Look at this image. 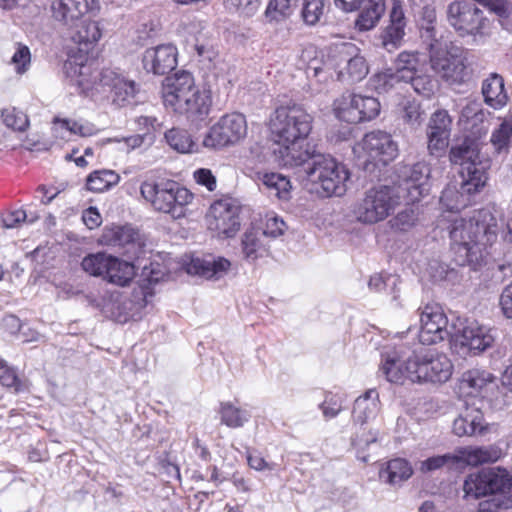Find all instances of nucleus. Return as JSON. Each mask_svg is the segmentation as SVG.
<instances>
[{
    "mask_svg": "<svg viewBox=\"0 0 512 512\" xmlns=\"http://www.w3.org/2000/svg\"><path fill=\"white\" fill-rule=\"evenodd\" d=\"M283 166L298 169L299 174L315 187L322 197L342 196L347 189L350 174L346 167L333 157L310 152H291L288 148L280 151Z\"/></svg>",
    "mask_w": 512,
    "mask_h": 512,
    "instance_id": "obj_1",
    "label": "nucleus"
},
{
    "mask_svg": "<svg viewBox=\"0 0 512 512\" xmlns=\"http://www.w3.org/2000/svg\"><path fill=\"white\" fill-rule=\"evenodd\" d=\"M162 97L166 107L186 115L192 122L205 120L210 112V91L199 90L192 74L187 71H179L165 78Z\"/></svg>",
    "mask_w": 512,
    "mask_h": 512,
    "instance_id": "obj_2",
    "label": "nucleus"
},
{
    "mask_svg": "<svg viewBox=\"0 0 512 512\" xmlns=\"http://www.w3.org/2000/svg\"><path fill=\"white\" fill-rule=\"evenodd\" d=\"M313 117L302 105L293 104L281 106L274 112L271 118L270 129L277 148L273 149L275 159L283 166L280 151L288 148L289 151L308 152L297 147L299 140L305 139L312 129Z\"/></svg>",
    "mask_w": 512,
    "mask_h": 512,
    "instance_id": "obj_3",
    "label": "nucleus"
},
{
    "mask_svg": "<svg viewBox=\"0 0 512 512\" xmlns=\"http://www.w3.org/2000/svg\"><path fill=\"white\" fill-rule=\"evenodd\" d=\"M482 143L473 137L463 136L450 148V161L461 166L464 191L481 190L488 179L490 160L480 153Z\"/></svg>",
    "mask_w": 512,
    "mask_h": 512,
    "instance_id": "obj_4",
    "label": "nucleus"
},
{
    "mask_svg": "<svg viewBox=\"0 0 512 512\" xmlns=\"http://www.w3.org/2000/svg\"><path fill=\"white\" fill-rule=\"evenodd\" d=\"M140 192L155 210L170 214L173 219L184 217L185 206L193 200V194L188 189L171 180L143 182Z\"/></svg>",
    "mask_w": 512,
    "mask_h": 512,
    "instance_id": "obj_5",
    "label": "nucleus"
},
{
    "mask_svg": "<svg viewBox=\"0 0 512 512\" xmlns=\"http://www.w3.org/2000/svg\"><path fill=\"white\" fill-rule=\"evenodd\" d=\"M380 410V402L376 390H368L364 395L359 396L353 406L352 417L355 424H359V429L352 438V445L356 449L357 458L362 462L369 461V455L365 451L373 444L377 443L378 431L370 429L366 431L363 425L376 418Z\"/></svg>",
    "mask_w": 512,
    "mask_h": 512,
    "instance_id": "obj_6",
    "label": "nucleus"
},
{
    "mask_svg": "<svg viewBox=\"0 0 512 512\" xmlns=\"http://www.w3.org/2000/svg\"><path fill=\"white\" fill-rule=\"evenodd\" d=\"M400 195L389 185L368 189L354 209L356 219L364 224H375L386 219L400 204Z\"/></svg>",
    "mask_w": 512,
    "mask_h": 512,
    "instance_id": "obj_7",
    "label": "nucleus"
},
{
    "mask_svg": "<svg viewBox=\"0 0 512 512\" xmlns=\"http://www.w3.org/2000/svg\"><path fill=\"white\" fill-rule=\"evenodd\" d=\"M432 70L449 85H462L472 76L468 58L463 52L456 53L441 48V44L428 47Z\"/></svg>",
    "mask_w": 512,
    "mask_h": 512,
    "instance_id": "obj_8",
    "label": "nucleus"
},
{
    "mask_svg": "<svg viewBox=\"0 0 512 512\" xmlns=\"http://www.w3.org/2000/svg\"><path fill=\"white\" fill-rule=\"evenodd\" d=\"M471 216L466 218H455L450 226V239L452 249L455 253V262L459 266H471L473 270L481 265L483 251L476 248L475 234Z\"/></svg>",
    "mask_w": 512,
    "mask_h": 512,
    "instance_id": "obj_9",
    "label": "nucleus"
},
{
    "mask_svg": "<svg viewBox=\"0 0 512 512\" xmlns=\"http://www.w3.org/2000/svg\"><path fill=\"white\" fill-rule=\"evenodd\" d=\"M416 374L415 382L445 383L453 372V364L444 353L414 344Z\"/></svg>",
    "mask_w": 512,
    "mask_h": 512,
    "instance_id": "obj_10",
    "label": "nucleus"
},
{
    "mask_svg": "<svg viewBox=\"0 0 512 512\" xmlns=\"http://www.w3.org/2000/svg\"><path fill=\"white\" fill-rule=\"evenodd\" d=\"M511 486L512 477L509 472L501 467H493L469 474L464 481L463 491L465 496L478 499L505 493Z\"/></svg>",
    "mask_w": 512,
    "mask_h": 512,
    "instance_id": "obj_11",
    "label": "nucleus"
},
{
    "mask_svg": "<svg viewBox=\"0 0 512 512\" xmlns=\"http://www.w3.org/2000/svg\"><path fill=\"white\" fill-rule=\"evenodd\" d=\"M430 172V167L425 162L400 165L396 170L397 180L391 187L395 188L401 200L407 204L415 203L428 193Z\"/></svg>",
    "mask_w": 512,
    "mask_h": 512,
    "instance_id": "obj_12",
    "label": "nucleus"
},
{
    "mask_svg": "<svg viewBox=\"0 0 512 512\" xmlns=\"http://www.w3.org/2000/svg\"><path fill=\"white\" fill-rule=\"evenodd\" d=\"M360 146L366 159L363 162V170L373 174L375 170L388 165L398 156V144L392 136L384 131H371L363 137Z\"/></svg>",
    "mask_w": 512,
    "mask_h": 512,
    "instance_id": "obj_13",
    "label": "nucleus"
},
{
    "mask_svg": "<svg viewBox=\"0 0 512 512\" xmlns=\"http://www.w3.org/2000/svg\"><path fill=\"white\" fill-rule=\"evenodd\" d=\"M414 357V345L399 344L382 355L379 373L391 383L403 384L406 379L415 382L416 363Z\"/></svg>",
    "mask_w": 512,
    "mask_h": 512,
    "instance_id": "obj_14",
    "label": "nucleus"
},
{
    "mask_svg": "<svg viewBox=\"0 0 512 512\" xmlns=\"http://www.w3.org/2000/svg\"><path fill=\"white\" fill-rule=\"evenodd\" d=\"M247 134V123L240 113L226 114L213 125L203 139V146L209 149H221L235 145Z\"/></svg>",
    "mask_w": 512,
    "mask_h": 512,
    "instance_id": "obj_15",
    "label": "nucleus"
},
{
    "mask_svg": "<svg viewBox=\"0 0 512 512\" xmlns=\"http://www.w3.org/2000/svg\"><path fill=\"white\" fill-rule=\"evenodd\" d=\"M336 116L347 123L357 124L370 121L380 113V102L372 96L344 94L335 102Z\"/></svg>",
    "mask_w": 512,
    "mask_h": 512,
    "instance_id": "obj_16",
    "label": "nucleus"
},
{
    "mask_svg": "<svg viewBox=\"0 0 512 512\" xmlns=\"http://www.w3.org/2000/svg\"><path fill=\"white\" fill-rule=\"evenodd\" d=\"M240 207L231 198L215 201L206 216L208 228L227 238L240 229Z\"/></svg>",
    "mask_w": 512,
    "mask_h": 512,
    "instance_id": "obj_17",
    "label": "nucleus"
},
{
    "mask_svg": "<svg viewBox=\"0 0 512 512\" xmlns=\"http://www.w3.org/2000/svg\"><path fill=\"white\" fill-rule=\"evenodd\" d=\"M447 21L460 35H474L483 26V11L466 0H455L447 6Z\"/></svg>",
    "mask_w": 512,
    "mask_h": 512,
    "instance_id": "obj_18",
    "label": "nucleus"
},
{
    "mask_svg": "<svg viewBox=\"0 0 512 512\" xmlns=\"http://www.w3.org/2000/svg\"><path fill=\"white\" fill-rule=\"evenodd\" d=\"M148 300L144 289H134L131 294H114L106 304V312L118 323L138 320L147 306Z\"/></svg>",
    "mask_w": 512,
    "mask_h": 512,
    "instance_id": "obj_19",
    "label": "nucleus"
},
{
    "mask_svg": "<svg viewBox=\"0 0 512 512\" xmlns=\"http://www.w3.org/2000/svg\"><path fill=\"white\" fill-rule=\"evenodd\" d=\"M338 79L341 81L359 82L369 72L366 59L357 53L353 43H343L335 49Z\"/></svg>",
    "mask_w": 512,
    "mask_h": 512,
    "instance_id": "obj_20",
    "label": "nucleus"
},
{
    "mask_svg": "<svg viewBox=\"0 0 512 512\" xmlns=\"http://www.w3.org/2000/svg\"><path fill=\"white\" fill-rule=\"evenodd\" d=\"M493 337L482 326L470 323L456 334L451 342L452 349L461 357L477 355L491 346Z\"/></svg>",
    "mask_w": 512,
    "mask_h": 512,
    "instance_id": "obj_21",
    "label": "nucleus"
},
{
    "mask_svg": "<svg viewBox=\"0 0 512 512\" xmlns=\"http://www.w3.org/2000/svg\"><path fill=\"white\" fill-rule=\"evenodd\" d=\"M420 322L419 342L417 343L419 345L425 347L433 345L449 336L447 317L438 306H425L421 313Z\"/></svg>",
    "mask_w": 512,
    "mask_h": 512,
    "instance_id": "obj_22",
    "label": "nucleus"
},
{
    "mask_svg": "<svg viewBox=\"0 0 512 512\" xmlns=\"http://www.w3.org/2000/svg\"><path fill=\"white\" fill-rule=\"evenodd\" d=\"M53 18L66 26L74 27L87 13L99 10L97 0H57L51 5Z\"/></svg>",
    "mask_w": 512,
    "mask_h": 512,
    "instance_id": "obj_23",
    "label": "nucleus"
},
{
    "mask_svg": "<svg viewBox=\"0 0 512 512\" xmlns=\"http://www.w3.org/2000/svg\"><path fill=\"white\" fill-rule=\"evenodd\" d=\"M100 242L122 250V254L129 257L136 255L141 245L139 231L130 225L105 227Z\"/></svg>",
    "mask_w": 512,
    "mask_h": 512,
    "instance_id": "obj_24",
    "label": "nucleus"
},
{
    "mask_svg": "<svg viewBox=\"0 0 512 512\" xmlns=\"http://www.w3.org/2000/svg\"><path fill=\"white\" fill-rule=\"evenodd\" d=\"M489 113L484 111L481 104L476 101L468 102L461 110L458 124L463 130L464 137H473L482 142L486 136L489 124Z\"/></svg>",
    "mask_w": 512,
    "mask_h": 512,
    "instance_id": "obj_25",
    "label": "nucleus"
},
{
    "mask_svg": "<svg viewBox=\"0 0 512 512\" xmlns=\"http://www.w3.org/2000/svg\"><path fill=\"white\" fill-rule=\"evenodd\" d=\"M143 67L155 75H165L177 65V49L171 44L148 48L143 54Z\"/></svg>",
    "mask_w": 512,
    "mask_h": 512,
    "instance_id": "obj_26",
    "label": "nucleus"
},
{
    "mask_svg": "<svg viewBox=\"0 0 512 512\" xmlns=\"http://www.w3.org/2000/svg\"><path fill=\"white\" fill-rule=\"evenodd\" d=\"M406 17L399 2H395L389 13L388 24L382 29L379 39L381 46L392 52L402 46L405 36Z\"/></svg>",
    "mask_w": 512,
    "mask_h": 512,
    "instance_id": "obj_27",
    "label": "nucleus"
},
{
    "mask_svg": "<svg viewBox=\"0 0 512 512\" xmlns=\"http://www.w3.org/2000/svg\"><path fill=\"white\" fill-rule=\"evenodd\" d=\"M475 234L476 248L481 251L497 241L499 226L497 218L490 209L483 208L471 215Z\"/></svg>",
    "mask_w": 512,
    "mask_h": 512,
    "instance_id": "obj_28",
    "label": "nucleus"
},
{
    "mask_svg": "<svg viewBox=\"0 0 512 512\" xmlns=\"http://www.w3.org/2000/svg\"><path fill=\"white\" fill-rule=\"evenodd\" d=\"M453 433L459 437L483 435L487 430L481 407L466 403L464 409L453 421Z\"/></svg>",
    "mask_w": 512,
    "mask_h": 512,
    "instance_id": "obj_29",
    "label": "nucleus"
},
{
    "mask_svg": "<svg viewBox=\"0 0 512 512\" xmlns=\"http://www.w3.org/2000/svg\"><path fill=\"white\" fill-rule=\"evenodd\" d=\"M100 82L108 86L112 93V101L118 106H124L131 102L136 95V84L132 80L112 71L105 70L101 73Z\"/></svg>",
    "mask_w": 512,
    "mask_h": 512,
    "instance_id": "obj_30",
    "label": "nucleus"
},
{
    "mask_svg": "<svg viewBox=\"0 0 512 512\" xmlns=\"http://www.w3.org/2000/svg\"><path fill=\"white\" fill-rule=\"evenodd\" d=\"M496 377L481 368L469 369L459 379V391L468 396H479L487 392L490 385L495 384Z\"/></svg>",
    "mask_w": 512,
    "mask_h": 512,
    "instance_id": "obj_31",
    "label": "nucleus"
},
{
    "mask_svg": "<svg viewBox=\"0 0 512 512\" xmlns=\"http://www.w3.org/2000/svg\"><path fill=\"white\" fill-rule=\"evenodd\" d=\"M457 466H478L493 463L502 457V450L495 446L462 447L455 450Z\"/></svg>",
    "mask_w": 512,
    "mask_h": 512,
    "instance_id": "obj_32",
    "label": "nucleus"
},
{
    "mask_svg": "<svg viewBox=\"0 0 512 512\" xmlns=\"http://www.w3.org/2000/svg\"><path fill=\"white\" fill-rule=\"evenodd\" d=\"M231 263L224 257H196L188 265V272L207 279H219L230 269Z\"/></svg>",
    "mask_w": 512,
    "mask_h": 512,
    "instance_id": "obj_33",
    "label": "nucleus"
},
{
    "mask_svg": "<svg viewBox=\"0 0 512 512\" xmlns=\"http://www.w3.org/2000/svg\"><path fill=\"white\" fill-rule=\"evenodd\" d=\"M68 29L71 40L79 46L80 52L88 53L90 47L101 37L99 24L91 20L81 19L74 27Z\"/></svg>",
    "mask_w": 512,
    "mask_h": 512,
    "instance_id": "obj_34",
    "label": "nucleus"
},
{
    "mask_svg": "<svg viewBox=\"0 0 512 512\" xmlns=\"http://www.w3.org/2000/svg\"><path fill=\"white\" fill-rule=\"evenodd\" d=\"M482 95L484 102L494 109L505 106L508 96L504 89L503 77L497 73H491L482 82Z\"/></svg>",
    "mask_w": 512,
    "mask_h": 512,
    "instance_id": "obj_35",
    "label": "nucleus"
},
{
    "mask_svg": "<svg viewBox=\"0 0 512 512\" xmlns=\"http://www.w3.org/2000/svg\"><path fill=\"white\" fill-rule=\"evenodd\" d=\"M356 20L360 31H368L376 26L385 11V0H364Z\"/></svg>",
    "mask_w": 512,
    "mask_h": 512,
    "instance_id": "obj_36",
    "label": "nucleus"
},
{
    "mask_svg": "<svg viewBox=\"0 0 512 512\" xmlns=\"http://www.w3.org/2000/svg\"><path fill=\"white\" fill-rule=\"evenodd\" d=\"M263 233L260 229L247 230L242 238V253L245 259L249 261H255L256 259L263 257L268 250L267 243L265 241Z\"/></svg>",
    "mask_w": 512,
    "mask_h": 512,
    "instance_id": "obj_37",
    "label": "nucleus"
},
{
    "mask_svg": "<svg viewBox=\"0 0 512 512\" xmlns=\"http://www.w3.org/2000/svg\"><path fill=\"white\" fill-rule=\"evenodd\" d=\"M135 276V267L131 262L120 260L111 256V263L107 267L105 279L115 285L127 286Z\"/></svg>",
    "mask_w": 512,
    "mask_h": 512,
    "instance_id": "obj_38",
    "label": "nucleus"
},
{
    "mask_svg": "<svg viewBox=\"0 0 512 512\" xmlns=\"http://www.w3.org/2000/svg\"><path fill=\"white\" fill-rule=\"evenodd\" d=\"M479 191L480 190L464 191L462 181L460 189H457L456 186H447L441 193L440 203L448 211L458 212L465 208L470 202V197Z\"/></svg>",
    "mask_w": 512,
    "mask_h": 512,
    "instance_id": "obj_39",
    "label": "nucleus"
},
{
    "mask_svg": "<svg viewBox=\"0 0 512 512\" xmlns=\"http://www.w3.org/2000/svg\"><path fill=\"white\" fill-rule=\"evenodd\" d=\"M412 473V468L406 460L396 458L388 461L385 467L380 469L379 477L385 483L396 485L409 479Z\"/></svg>",
    "mask_w": 512,
    "mask_h": 512,
    "instance_id": "obj_40",
    "label": "nucleus"
},
{
    "mask_svg": "<svg viewBox=\"0 0 512 512\" xmlns=\"http://www.w3.org/2000/svg\"><path fill=\"white\" fill-rule=\"evenodd\" d=\"M257 179L279 199L287 200L290 197L291 183L286 176L275 172H258Z\"/></svg>",
    "mask_w": 512,
    "mask_h": 512,
    "instance_id": "obj_41",
    "label": "nucleus"
},
{
    "mask_svg": "<svg viewBox=\"0 0 512 512\" xmlns=\"http://www.w3.org/2000/svg\"><path fill=\"white\" fill-rule=\"evenodd\" d=\"M219 414L221 423L230 428L243 427L251 417L247 410L241 409L231 402H222L220 404Z\"/></svg>",
    "mask_w": 512,
    "mask_h": 512,
    "instance_id": "obj_42",
    "label": "nucleus"
},
{
    "mask_svg": "<svg viewBox=\"0 0 512 512\" xmlns=\"http://www.w3.org/2000/svg\"><path fill=\"white\" fill-rule=\"evenodd\" d=\"M512 138V114L504 117L503 121L491 135L490 142L498 154L507 153Z\"/></svg>",
    "mask_w": 512,
    "mask_h": 512,
    "instance_id": "obj_43",
    "label": "nucleus"
},
{
    "mask_svg": "<svg viewBox=\"0 0 512 512\" xmlns=\"http://www.w3.org/2000/svg\"><path fill=\"white\" fill-rule=\"evenodd\" d=\"M436 22V10L434 7L427 5L424 6L421 12V38L426 43L427 48L437 45L439 42L437 38L434 23Z\"/></svg>",
    "mask_w": 512,
    "mask_h": 512,
    "instance_id": "obj_44",
    "label": "nucleus"
},
{
    "mask_svg": "<svg viewBox=\"0 0 512 512\" xmlns=\"http://www.w3.org/2000/svg\"><path fill=\"white\" fill-rule=\"evenodd\" d=\"M119 180V175L112 170L95 171L88 176L86 186L89 191L103 192L116 185Z\"/></svg>",
    "mask_w": 512,
    "mask_h": 512,
    "instance_id": "obj_45",
    "label": "nucleus"
},
{
    "mask_svg": "<svg viewBox=\"0 0 512 512\" xmlns=\"http://www.w3.org/2000/svg\"><path fill=\"white\" fill-rule=\"evenodd\" d=\"M110 263L111 255L99 252L85 256L81 262V267L89 275L105 279L107 267Z\"/></svg>",
    "mask_w": 512,
    "mask_h": 512,
    "instance_id": "obj_46",
    "label": "nucleus"
},
{
    "mask_svg": "<svg viewBox=\"0 0 512 512\" xmlns=\"http://www.w3.org/2000/svg\"><path fill=\"white\" fill-rule=\"evenodd\" d=\"M403 82L410 83L414 91L425 98H430L438 89L436 79L427 74H418L417 71L415 74L405 76Z\"/></svg>",
    "mask_w": 512,
    "mask_h": 512,
    "instance_id": "obj_47",
    "label": "nucleus"
},
{
    "mask_svg": "<svg viewBox=\"0 0 512 512\" xmlns=\"http://www.w3.org/2000/svg\"><path fill=\"white\" fill-rule=\"evenodd\" d=\"M300 0H269L265 15L270 20L283 21L290 17Z\"/></svg>",
    "mask_w": 512,
    "mask_h": 512,
    "instance_id": "obj_48",
    "label": "nucleus"
},
{
    "mask_svg": "<svg viewBox=\"0 0 512 512\" xmlns=\"http://www.w3.org/2000/svg\"><path fill=\"white\" fill-rule=\"evenodd\" d=\"M167 144L180 153L194 152L195 143L191 139L190 134L180 128H172L165 133Z\"/></svg>",
    "mask_w": 512,
    "mask_h": 512,
    "instance_id": "obj_49",
    "label": "nucleus"
},
{
    "mask_svg": "<svg viewBox=\"0 0 512 512\" xmlns=\"http://www.w3.org/2000/svg\"><path fill=\"white\" fill-rule=\"evenodd\" d=\"M1 117L7 128L17 132L26 131L30 124L28 116L15 107L3 108L1 110Z\"/></svg>",
    "mask_w": 512,
    "mask_h": 512,
    "instance_id": "obj_50",
    "label": "nucleus"
},
{
    "mask_svg": "<svg viewBox=\"0 0 512 512\" xmlns=\"http://www.w3.org/2000/svg\"><path fill=\"white\" fill-rule=\"evenodd\" d=\"M403 72L395 73L391 69L379 72L370 79V85L378 93H385L392 89L395 84L403 81Z\"/></svg>",
    "mask_w": 512,
    "mask_h": 512,
    "instance_id": "obj_51",
    "label": "nucleus"
},
{
    "mask_svg": "<svg viewBox=\"0 0 512 512\" xmlns=\"http://www.w3.org/2000/svg\"><path fill=\"white\" fill-rule=\"evenodd\" d=\"M329 0H303L301 17L305 24H317L324 14L326 5Z\"/></svg>",
    "mask_w": 512,
    "mask_h": 512,
    "instance_id": "obj_52",
    "label": "nucleus"
},
{
    "mask_svg": "<svg viewBox=\"0 0 512 512\" xmlns=\"http://www.w3.org/2000/svg\"><path fill=\"white\" fill-rule=\"evenodd\" d=\"M443 467H447L448 469L458 468L455 451L453 453L429 457L420 463V471L423 473L433 472Z\"/></svg>",
    "mask_w": 512,
    "mask_h": 512,
    "instance_id": "obj_53",
    "label": "nucleus"
},
{
    "mask_svg": "<svg viewBox=\"0 0 512 512\" xmlns=\"http://www.w3.org/2000/svg\"><path fill=\"white\" fill-rule=\"evenodd\" d=\"M452 119L444 109L435 111L429 120L427 133L450 136Z\"/></svg>",
    "mask_w": 512,
    "mask_h": 512,
    "instance_id": "obj_54",
    "label": "nucleus"
},
{
    "mask_svg": "<svg viewBox=\"0 0 512 512\" xmlns=\"http://www.w3.org/2000/svg\"><path fill=\"white\" fill-rule=\"evenodd\" d=\"M424 112L421 105L416 100H407L403 103L401 117L403 121L411 127H416L424 120Z\"/></svg>",
    "mask_w": 512,
    "mask_h": 512,
    "instance_id": "obj_55",
    "label": "nucleus"
},
{
    "mask_svg": "<svg viewBox=\"0 0 512 512\" xmlns=\"http://www.w3.org/2000/svg\"><path fill=\"white\" fill-rule=\"evenodd\" d=\"M417 214L413 208H405L400 211L389 223L392 229L397 231H407L416 222Z\"/></svg>",
    "mask_w": 512,
    "mask_h": 512,
    "instance_id": "obj_56",
    "label": "nucleus"
},
{
    "mask_svg": "<svg viewBox=\"0 0 512 512\" xmlns=\"http://www.w3.org/2000/svg\"><path fill=\"white\" fill-rule=\"evenodd\" d=\"M11 63L15 66L18 74H24L30 67L31 53L26 45L17 43V48L12 56Z\"/></svg>",
    "mask_w": 512,
    "mask_h": 512,
    "instance_id": "obj_57",
    "label": "nucleus"
},
{
    "mask_svg": "<svg viewBox=\"0 0 512 512\" xmlns=\"http://www.w3.org/2000/svg\"><path fill=\"white\" fill-rule=\"evenodd\" d=\"M226 7L234 9L239 14L245 17L253 16L259 9L260 0H226Z\"/></svg>",
    "mask_w": 512,
    "mask_h": 512,
    "instance_id": "obj_58",
    "label": "nucleus"
},
{
    "mask_svg": "<svg viewBox=\"0 0 512 512\" xmlns=\"http://www.w3.org/2000/svg\"><path fill=\"white\" fill-rule=\"evenodd\" d=\"M418 64V57L415 53L402 52L398 55L396 61L395 73L403 72V76H410L415 74Z\"/></svg>",
    "mask_w": 512,
    "mask_h": 512,
    "instance_id": "obj_59",
    "label": "nucleus"
},
{
    "mask_svg": "<svg viewBox=\"0 0 512 512\" xmlns=\"http://www.w3.org/2000/svg\"><path fill=\"white\" fill-rule=\"evenodd\" d=\"M286 229L285 222L277 216H267L265 227L261 230L263 236L277 238L283 235Z\"/></svg>",
    "mask_w": 512,
    "mask_h": 512,
    "instance_id": "obj_60",
    "label": "nucleus"
},
{
    "mask_svg": "<svg viewBox=\"0 0 512 512\" xmlns=\"http://www.w3.org/2000/svg\"><path fill=\"white\" fill-rule=\"evenodd\" d=\"M323 415L326 419L335 418L342 410L340 400L333 395L327 396L325 400L319 405Z\"/></svg>",
    "mask_w": 512,
    "mask_h": 512,
    "instance_id": "obj_61",
    "label": "nucleus"
},
{
    "mask_svg": "<svg viewBox=\"0 0 512 512\" xmlns=\"http://www.w3.org/2000/svg\"><path fill=\"white\" fill-rule=\"evenodd\" d=\"M194 179L197 184L205 186L208 191L212 192L217 187V180L210 169L199 168L194 172Z\"/></svg>",
    "mask_w": 512,
    "mask_h": 512,
    "instance_id": "obj_62",
    "label": "nucleus"
},
{
    "mask_svg": "<svg viewBox=\"0 0 512 512\" xmlns=\"http://www.w3.org/2000/svg\"><path fill=\"white\" fill-rule=\"evenodd\" d=\"M483 5L503 19L509 18L512 10L508 0H485Z\"/></svg>",
    "mask_w": 512,
    "mask_h": 512,
    "instance_id": "obj_63",
    "label": "nucleus"
},
{
    "mask_svg": "<svg viewBox=\"0 0 512 512\" xmlns=\"http://www.w3.org/2000/svg\"><path fill=\"white\" fill-rule=\"evenodd\" d=\"M428 150L431 155H439L448 146L449 136H440L439 134L427 133Z\"/></svg>",
    "mask_w": 512,
    "mask_h": 512,
    "instance_id": "obj_64",
    "label": "nucleus"
}]
</instances>
